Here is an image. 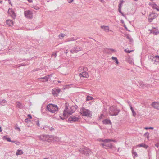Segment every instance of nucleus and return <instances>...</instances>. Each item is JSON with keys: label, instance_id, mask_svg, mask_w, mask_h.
I'll use <instances>...</instances> for the list:
<instances>
[{"label": "nucleus", "instance_id": "f257e3e1", "mask_svg": "<svg viewBox=\"0 0 159 159\" xmlns=\"http://www.w3.org/2000/svg\"><path fill=\"white\" fill-rule=\"evenodd\" d=\"M41 140L43 141H47L48 142L53 141H58L60 138L57 137L48 135H42L40 136Z\"/></svg>", "mask_w": 159, "mask_h": 159}, {"label": "nucleus", "instance_id": "f03ea898", "mask_svg": "<svg viewBox=\"0 0 159 159\" xmlns=\"http://www.w3.org/2000/svg\"><path fill=\"white\" fill-rule=\"evenodd\" d=\"M77 106H71L69 108L66 107L63 112V115L65 117H67L76 111Z\"/></svg>", "mask_w": 159, "mask_h": 159}, {"label": "nucleus", "instance_id": "7ed1b4c3", "mask_svg": "<svg viewBox=\"0 0 159 159\" xmlns=\"http://www.w3.org/2000/svg\"><path fill=\"white\" fill-rule=\"evenodd\" d=\"M120 111V110L118 109L116 107L111 106L110 107L109 113L111 116H116L118 115Z\"/></svg>", "mask_w": 159, "mask_h": 159}, {"label": "nucleus", "instance_id": "20e7f679", "mask_svg": "<svg viewBox=\"0 0 159 159\" xmlns=\"http://www.w3.org/2000/svg\"><path fill=\"white\" fill-rule=\"evenodd\" d=\"M47 109L50 112L54 113L58 110V107L57 105L51 104L47 106Z\"/></svg>", "mask_w": 159, "mask_h": 159}, {"label": "nucleus", "instance_id": "39448f33", "mask_svg": "<svg viewBox=\"0 0 159 159\" xmlns=\"http://www.w3.org/2000/svg\"><path fill=\"white\" fill-rule=\"evenodd\" d=\"M81 113L83 116L90 117L91 116V112L88 109L83 108L81 111Z\"/></svg>", "mask_w": 159, "mask_h": 159}, {"label": "nucleus", "instance_id": "423d86ee", "mask_svg": "<svg viewBox=\"0 0 159 159\" xmlns=\"http://www.w3.org/2000/svg\"><path fill=\"white\" fill-rule=\"evenodd\" d=\"M80 151L86 155H89L91 152L90 149L84 147L81 148L80 149Z\"/></svg>", "mask_w": 159, "mask_h": 159}, {"label": "nucleus", "instance_id": "0eeeda50", "mask_svg": "<svg viewBox=\"0 0 159 159\" xmlns=\"http://www.w3.org/2000/svg\"><path fill=\"white\" fill-rule=\"evenodd\" d=\"M24 14L27 18L31 19L33 17V13L30 10H27L25 11Z\"/></svg>", "mask_w": 159, "mask_h": 159}, {"label": "nucleus", "instance_id": "6e6552de", "mask_svg": "<svg viewBox=\"0 0 159 159\" xmlns=\"http://www.w3.org/2000/svg\"><path fill=\"white\" fill-rule=\"evenodd\" d=\"M60 91V89L58 88H54L52 90V94L54 96H57Z\"/></svg>", "mask_w": 159, "mask_h": 159}, {"label": "nucleus", "instance_id": "1a4fd4ad", "mask_svg": "<svg viewBox=\"0 0 159 159\" xmlns=\"http://www.w3.org/2000/svg\"><path fill=\"white\" fill-rule=\"evenodd\" d=\"M81 49L82 48L78 46L75 47H74L72 48V49L70 51V52L72 53H77L78 52L81 51Z\"/></svg>", "mask_w": 159, "mask_h": 159}, {"label": "nucleus", "instance_id": "9d476101", "mask_svg": "<svg viewBox=\"0 0 159 159\" xmlns=\"http://www.w3.org/2000/svg\"><path fill=\"white\" fill-rule=\"evenodd\" d=\"M79 119V118L78 117L73 116L70 117L68 119V120L70 123H72L78 121Z\"/></svg>", "mask_w": 159, "mask_h": 159}, {"label": "nucleus", "instance_id": "9b49d317", "mask_svg": "<svg viewBox=\"0 0 159 159\" xmlns=\"http://www.w3.org/2000/svg\"><path fill=\"white\" fill-rule=\"evenodd\" d=\"M157 16V14L152 13L149 15L148 18L150 22H152V20L155 18Z\"/></svg>", "mask_w": 159, "mask_h": 159}, {"label": "nucleus", "instance_id": "f8f14e48", "mask_svg": "<svg viewBox=\"0 0 159 159\" xmlns=\"http://www.w3.org/2000/svg\"><path fill=\"white\" fill-rule=\"evenodd\" d=\"M8 12L12 18H15V17L16 16V14L12 8H9L8 10Z\"/></svg>", "mask_w": 159, "mask_h": 159}, {"label": "nucleus", "instance_id": "ddd939ff", "mask_svg": "<svg viewBox=\"0 0 159 159\" xmlns=\"http://www.w3.org/2000/svg\"><path fill=\"white\" fill-rule=\"evenodd\" d=\"M79 75L80 77L87 78L89 77L88 73L84 71L80 73Z\"/></svg>", "mask_w": 159, "mask_h": 159}, {"label": "nucleus", "instance_id": "4468645a", "mask_svg": "<svg viewBox=\"0 0 159 159\" xmlns=\"http://www.w3.org/2000/svg\"><path fill=\"white\" fill-rule=\"evenodd\" d=\"M49 77V75H48L43 77L39 78L38 79L40 81L44 82L47 81L48 80Z\"/></svg>", "mask_w": 159, "mask_h": 159}, {"label": "nucleus", "instance_id": "2eb2a0df", "mask_svg": "<svg viewBox=\"0 0 159 159\" xmlns=\"http://www.w3.org/2000/svg\"><path fill=\"white\" fill-rule=\"evenodd\" d=\"M151 33H152L154 35H157L159 33V30L155 28H153L152 30H150Z\"/></svg>", "mask_w": 159, "mask_h": 159}, {"label": "nucleus", "instance_id": "dca6fc26", "mask_svg": "<svg viewBox=\"0 0 159 159\" xmlns=\"http://www.w3.org/2000/svg\"><path fill=\"white\" fill-rule=\"evenodd\" d=\"M151 105L154 108L157 109L159 106V103L155 102H153Z\"/></svg>", "mask_w": 159, "mask_h": 159}, {"label": "nucleus", "instance_id": "f3484780", "mask_svg": "<svg viewBox=\"0 0 159 159\" xmlns=\"http://www.w3.org/2000/svg\"><path fill=\"white\" fill-rule=\"evenodd\" d=\"M79 38L78 37H72L68 38L67 39L65 40V42H67L71 41H75L78 39Z\"/></svg>", "mask_w": 159, "mask_h": 159}, {"label": "nucleus", "instance_id": "a211bd4d", "mask_svg": "<svg viewBox=\"0 0 159 159\" xmlns=\"http://www.w3.org/2000/svg\"><path fill=\"white\" fill-rule=\"evenodd\" d=\"M125 60L126 61L130 64L133 63V59L129 57H126Z\"/></svg>", "mask_w": 159, "mask_h": 159}, {"label": "nucleus", "instance_id": "6ab92c4d", "mask_svg": "<svg viewBox=\"0 0 159 159\" xmlns=\"http://www.w3.org/2000/svg\"><path fill=\"white\" fill-rule=\"evenodd\" d=\"M103 123L104 124H111V123L110 120L108 119H106L103 121Z\"/></svg>", "mask_w": 159, "mask_h": 159}, {"label": "nucleus", "instance_id": "aec40b11", "mask_svg": "<svg viewBox=\"0 0 159 159\" xmlns=\"http://www.w3.org/2000/svg\"><path fill=\"white\" fill-rule=\"evenodd\" d=\"M3 139L4 140H7L8 142H10L15 143L16 141H11L9 138H7V136H4L3 137Z\"/></svg>", "mask_w": 159, "mask_h": 159}, {"label": "nucleus", "instance_id": "412c9836", "mask_svg": "<svg viewBox=\"0 0 159 159\" xmlns=\"http://www.w3.org/2000/svg\"><path fill=\"white\" fill-rule=\"evenodd\" d=\"M152 6L154 9H156L157 11H159V6H157L155 3H152Z\"/></svg>", "mask_w": 159, "mask_h": 159}, {"label": "nucleus", "instance_id": "4be33fe9", "mask_svg": "<svg viewBox=\"0 0 159 159\" xmlns=\"http://www.w3.org/2000/svg\"><path fill=\"white\" fill-rule=\"evenodd\" d=\"M101 27V28L103 29L104 30V31L106 32H108L109 31V27L108 26H102Z\"/></svg>", "mask_w": 159, "mask_h": 159}, {"label": "nucleus", "instance_id": "5701e85b", "mask_svg": "<svg viewBox=\"0 0 159 159\" xmlns=\"http://www.w3.org/2000/svg\"><path fill=\"white\" fill-rule=\"evenodd\" d=\"M6 23L9 26H12L13 25V22L11 20H7L6 21Z\"/></svg>", "mask_w": 159, "mask_h": 159}, {"label": "nucleus", "instance_id": "b1692460", "mask_svg": "<svg viewBox=\"0 0 159 159\" xmlns=\"http://www.w3.org/2000/svg\"><path fill=\"white\" fill-rule=\"evenodd\" d=\"M126 38L127 39H129V41L130 43H133V40L131 36L127 34L126 35Z\"/></svg>", "mask_w": 159, "mask_h": 159}, {"label": "nucleus", "instance_id": "393cba45", "mask_svg": "<svg viewBox=\"0 0 159 159\" xmlns=\"http://www.w3.org/2000/svg\"><path fill=\"white\" fill-rule=\"evenodd\" d=\"M102 141L103 142H109L111 141H112L114 142H116V141L115 140H111V139H106L104 140H102Z\"/></svg>", "mask_w": 159, "mask_h": 159}, {"label": "nucleus", "instance_id": "a878e982", "mask_svg": "<svg viewBox=\"0 0 159 159\" xmlns=\"http://www.w3.org/2000/svg\"><path fill=\"white\" fill-rule=\"evenodd\" d=\"M106 147H104V148L105 149H107L108 148L111 149L113 147L111 143L107 144L106 143Z\"/></svg>", "mask_w": 159, "mask_h": 159}, {"label": "nucleus", "instance_id": "bb28decb", "mask_svg": "<svg viewBox=\"0 0 159 159\" xmlns=\"http://www.w3.org/2000/svg\"><path fill=\"white\" fill-rule=\"evenodd\" d=\"M16 106L19 108H22L23 107V105L20 102H17V103Z\"/></svg>", "mask_w": 159, "mask_h": 159}, {"label": "nucleus", "instance_id": "cd10ccee", "mask_svg": "<svg viewBox=\"0 0 159 159\" xmlns=\"http://www.w3.org/2000/svg\"><path fill=\"white\" fill-rule=\"evenodd\" d=\"M6 102V101L4 99L0 100V104L2 106L5 105Z\"/></svg>", "mask_w": 159, "mask_h": 159}, {"label": "nucleus", "instance_id": "c85d7f7f", "mask_svg": "<svg viewBox=\"0 0 159 159\" xmlns=\"http://www.w3.org/2000/svg\"><path fill=\"white\" fill-rule=\"evenodd\" d=\"M130 109L132 112V114H133V116L134 117H135L136 116V114L133 108L132 107V106H131V107H130Z\"/></svg>", "mask_w": 159, "mask_h": 159}, {"label": "nucleus", "instance_id": "c756f323", "mask_svg": "<svg viewBox=\"0 0 159 159\" xmlns=\"http://www.w3.org/2000/svg\"><path fill=\"white\" fill-rule=\"evenodd\" d=\"M23 153V151L21 150H18L16 152V155H20Z\"/></svg>", "mask_w": 159, "mask_h": 159}, {"label": "nucleus", "instance_id": "7c9ffc66", "mask_svg": "<svg viewBox=\"0 0 159 159\" xmlns=\"http://www.w3.org/2000/svg\"><path fill=\"white\" fill-rule=\"evenodd\" d=\"M122 2L123 1H122L118 5V11L119 12H121V7Z\"/></svg>", "mask_w": 159, "mask_h": 159}, {"label": "nucleus", "instance_id": "2f4dec72", "mask_svg": "<svg viewBox=\"0 0 159 159\" xmlns=\"http://www.w3.org/2000/svg\"><path fill=\"white\" fill-rule=\"evenodd\" d=\"M159 60H158V59L155 58V56L154 57V58L153 61V62H154V63L156 64H157V63L159 62Z\"/></svg>", "mask_w": 159, "mask_h": 159}, {"label": "nucleus", "instance_id": "473e14b6", "mask_svg": "<svg viewBox=\"0 0 159 159\" xmlns=\"http://www.w3.org/2000/svg\"><path fill=\"white\" fill-rule=\"evenodd\" d=\"M111 58L113 60L115 61L116 63L118 64L119 63L118 60L116 57H112Z\"/></svg>", "mask_w": 159, "mask_h": 159}, {"label": "nucleus", "instance_id": "72a5a7b5", "mask_svg": "<svg viewBox=\"0 0 159 159\" xmlns=\"http://www.w3.org/2000/svg\"><path fill=\"white\" fill-rule=\"evenodd\" d=\"M65 34L63 33H61L58 36L59 38L60 39H61V38H63L65 36Z\"/></svg>", "mask_w": 159, "mask_h": 159}, {"label": "nucleus", "instance_id": "f704fd0d", "mask_svg": "<svg viewBox=\"0 0 159 159\" xmlns=\"http://www.w3.org/2000/svg\"><path fill=\"white\" fill-rule=\"evenodd\" d=\"M57 54V52H54L52 55V57H54L55 58Z\"/></svg>", "mask_w": 159, "mask_h": 159}, {"label": "nucleus", "instance_id": "c9c22d12", "mask_svg": "<svg viewBox=\"0 0 159 159\" xmlns=\"http://www.w3.org/2000/svg\"><path fill=\"white\" fill-rule=\"evenodd\" d=\"M93 99V98L92 97H90L89 96H87L86 98V100L87 101H89L92 100Z\"/></svg>", "mask_w": 159, "mask_h": 159}, {"label": "nucleus", "instance_id": "e433bc0d", "mask_svg": "<svg viewBox=\"0 0 159 159\" xmlns=\"http://www.w3.org/2000/svg\"><path fill=\"white\" fill-rule=\"evenodd\" d=\"M133 50H129L128 49H126L125 50V51L127 53H130L131 52L133 51Z\"/></svg>", "mask_w": 159, "mask_h": 159}, {"label": "nucleus", "instance_id": "4c0bfd02", "mask_svg": "<svg viewBox=\"0 0 159 159\" xmlns=\"http://www.w3.org/2000/svg\"><path fill=\"white\" fill-rule=\"evenodd\" d=\"M132 154L134 157H137L138 156L137 153L133 151Z\"/></svg>", "mask_w": 159, "mask_h": 159}, {"label": "nucleus", "instance_id": "58836bf2", "mask_svg": "<svg viewBox=\"0 0 159 159\" xmlns=\"http://www.w3.org/2000/svg\"><path fill=\"white\" fill-rule=\"evenodd\" d=\"M149 133L148 132H147L144 134L145 136H146L148 139L149 137Z\"/></svg>", "mask_w": 159, "mask_h": 159}, {"label": "nucleus", "instance_id": "ea45409f", "mask_svg": "<svg viewBox=\"0 0 159 159\" xmlns=\"http://www.w3.org/2000/svg\"><path fill=\"white\" fill-rule=\"evenodd\" d=\"M138 146L139 147H145L146 146V145L144 143H142L140 144H139L138 145Z\"/></svg>", "mask_w": 159, "mask_h": 159}, {"label": "nucleus", "instance_id": "a19ab883", "mask_svg": "<svg viewBox=\"0 0 159 159\" xmlns=\"http://www.w3.org/2000/svg\"><path fill=\"white\" fill-rule=\"evenodd\" d=\"M32 7L35 10H39V9L40 8L36 6H33Z\"/></svg>", "mask_w": 159, "mask_h": 159}, {"label": "nucleus", "instance_id": "79ce46f5", "mask_svg": "<svg viewBox=\"0 0 159 159\" xmlns=\"http://www.w3.org/2000/svg\"><path fill=\"white\" fill-rule=\"evenodd\" d=\"M145 129H153V127H146L145 128Z\"/></svg>", "mask_w": 159, "mask_h": 159}, {"label": "nucleus", "instance_id": "37998d69", "mask_svg": "<svg viewBox=\"0 0 159 159\" xmlns=\"http://www.w3.org/2000/svg\"><path fill=\"white\" fill-rule=\"evenodd\" d=\"M107 142H104V143H102L101 145L104 148V147H106V143Z\"/></svg>", "mask_w": 159, "mask_h": 159}, {"label": "nucleus", "instance_id": "c03bdc74", "mask_svg": "<svg viewBox=\"0 0 159 159\" xmlns=\"http://www.w3.org/2000/svg\"><path fill=\"white\" fill-rule=\"evenodd\" d=\"M149 58L152 60V61H153V59H154V57H153L152 56H150L149 57Z\"/></svg>", "mask_w": 159, "mask_h": 159}, {"label": "nucleus", "instance_id": "a18cd8bd", "mask_svg": "<svg viewBox=\"0 0 159 159\" xmlns=\"http://www.w3.org/2000/svg\"><path fill=\"white\" fill-rule=\"evenodd\" d=\"M127 102L129 106L130 107H131V106H132V105H131L130 102L129 101H128Z\"/></svg>", "mask_w": 159, "mask_h": 159}, {"label": "nucleus", "instance_id": "49530a36", "mask_svg": "<svg viewBox=\"0 0 159 159\" xmlns=\"http://www.w3.org/2000/svg\"><path fill=\"white\" fill-rule=\"evenodd\" d=\"M28 117V119H31L32 118V116H31L30 114H28V116H27Z\"/></svg>", "mask_w": 159, "mask_h": 159}, {"label": "nucleus", "instance_id": "de8ad7c7", "mask_svg": "<svg viewBox=\"0 0 159 159\" xmlns=\"http://www.w3.org/2000/svg\"><path fill=\"white\" fill-rule=\"evenodd\" d=\"M36 124L38 126H40L39 122V120H38L37 121Z\"/></svg>", "mask_w": 159, "mask_h": 159}, {"label": "nucleus", "instance_id": "09e8293b", "mask_svg": "<svg viewBox=\"0 0 159 159\" xmlns=\"http://www.w3.org/2000/svg\"><path fill=\"white\" fill-rule=\"evenodd\" d=\"M26 64H24V63H22L21 64H20V66H18V67H19L20 66H25V65H26Z\"/></svg>", "mask_w": 159, "mask_h": 159}, {"label": "nucleus", "instance_id": "8fccbe9b", "mask_svg": "<svg viewBox=\"0 0 159 159\" xmlns=\"http://www.w3.org/2000/svg\"><path fill=\"white\" fill-rule=\"evenodd\" d=\"M25 121L26 123H28L29 121V120L28 118H26L25 119Z\"/></svg>", "mask_w": 159, "mask_h": 159}, {"label": "nucleus", "instance_id": "3c124183", "mask_svg": "<svg viewBox=\"0 0 159 159\" xmlns=\"http://www.w3.org/2000/svg\"><path fill=\"white\" fill-rule=\"evenodd\" d=\"M67 1L68 3H71L73 1V0H67Z\"/></svg>", "mask_w": 159, "mask_h": 159}, {"label": "nucleus", "instance_id": "603ef678", "mask_svg": "<svg viewBox=\"0 0 159 159\" xmlns=\"http://www.w3.org/2000/svg\"><path fill=\"white\" fill-rule=\"evenodd\" d=\"M83 70H84V71H86V70H87V69L86 67H83Z\"/></svg>", "mask_w": 159, "mask_h": 159}, {"label": "nucleus", "instance_id": "864d4df0", "mask_svg": "<svg viewBox=\"0 0 159 159\" xmlns=\"http://www.w3.org/2000/svg\"><path fill=\"white\" fill-rule=\"evenodd\" d=\"M155 146L157 147V148H158L159 147V143H156L155 145Z\"/></svg>", "mask_w": 159, "mask_h": 159}, {"label": "nucleus", "instance_id": "5fc2aeb1", "mask_svg": "<svg viewBox=\"0 0 159 159\" xmlns=\"http://www.w3.org/2000/svg\"><path fill=\"white\" fill-rule=\"evenodd\" d=\"M104 116V115L103 114H101V115L100 116V119H101V118H102Z\"/></svg>", "mask_w": 159, "mask_h": 159}, {"label": "nucleus", "instance_id": "6e6d98bb", "mask_svg": "<svg viewBox=\"0 0 159 159\" xmlns=\"http://www.w3.org/2000/svg\"><path fill=\"white\" fill-rule=\"evenodd\" d=\"M121 14V15L124 17H125V15H124L121 11V12H120Z\"/></svg>", "mask_w": 159, "mask_h": 159}, {"label": "nucleus", "instance_id": "4d7b16f0", "mask_svg": "<svg viewBox=\"0 0 159 159\" xmlns=\"http://www.w3.org/2000/svg\"><path fill=\"white\" fill-rule=\"evenodd\" d=\"M156 58V59H158V60H159V56H155V58Z\"/></svg>", "mask_w": 159, "mask_h": 159}, {"label": "nucleus", "instance_id": "13d9d810", "mask_svg": "<svg viewBox=\"0 0 159 159\" xmlns=\"http://www.w3.org/2000/svg\"><path fill=\"white\" fill-rule=\"evenodd\" d=\"M28 1L30 2H32V0H28Z\"/></svg>", "mask_w": 159, "mask_h": 159}, {"label": "nucleus", "instance_id": "bf43d9fd", "mask_svg": "<svg viewBox=\"0 0 159 159\" xmlns=\"http://www.w3.org/2000/svg\"><path fill=\"white\" fill-rule=\"evenodd\" d=\"M54 128H51L50 129V130L51 131H52V130H54Z\"/></svg>", "mask_w": 159, "mask_h": 159}, {"label": "nucleus", "instance_id": "052dcab7", "mask_svg": "<svg viewBox=\"0 0 159 159\" xmlns=\"http://www.w3.org/2000/svg\"><path fill=\"white\" fill-rule=\"evenodd\" d=\"M2 131V130L1 127H0V132Z\"/></svg>", "mask_w": 159, "mask_h": 159}, {"label": "nucleus", "instance_id": "680f3d73", "mask_svg": "<svg viewBox=\"0 0 159 159\" xmlns=\"http://www.w3.org/2000/svg\"><path fill=\"white\" fill-rule=\"evenodd\" d=\"M17 129H18V130H19V131H20V129L19 128H18Z\"/></svg>", "mask_w": 159, "mask_h": 159}, {"label": "nucleus", "instance_id": "e2e57ef3", "mask_svg": "<svg viewBox=\"0 0 159 159\" xmlns=\"http://www.w3.org/2000/svg\"><path fill=\"white\" fill-rule=\"evenodd\" d=\"M65 53H66V54H67V51H66L65 52Z\"/></svg>", "mask_w": 159, "mask_h": 159}, {"label": "nucleus", "instance_id": "0e129e2a", "mask_svg": "<svg viewBox=\"0 0 159 159\" xmlns=\"http://www.w3.org/2000/svg\"><path fill=\"white\" fill-rule=\"evenodd\" d=\"M2 3V1L0 0V3Z\"/></svg>", "mask_w": 159, "mask_h": 159}, {"label": "nucleus", "instance_id": "69168bd1", "mask_svg": "<svg viewBox=\"0 0 159 159\" xmlns=\"http://www.w3.org/2000/svg\"><path fill=\"white\" fill-rule=\"evenodd\" d=\"M119 149V148H118L117 150V151H118Z\"/></svg>", "mask_w": 159, "mask_h": 159}, {"label": "nucleus", "instance_id": "338daca9", "mask_svg": "<svg viewBox=\"0 0 159 159\" xmlns=\"http://www.w3.org/2000/svg\"><path fill=\"white\" fill-rule=\"evenodd\" d=\"M43 159H48L47 158H44Z\"/></svg>", "mask_w": 159, "mask_h": 159}, {"label": "nucleus", "instance_id": "774afa93", "mask_svg": "<svg viewBox=\"0 0 159 159\" xmlns=\"http://www.w3.org/2000/svg\"><path fill=\"white\" fill-rule=\"evenodd\" d=\"M61 118L62 119V120H63L64 118H62V117H61Z\"/></svg>", "mask_w": 159, "mask_h": 159}]
</instances>
